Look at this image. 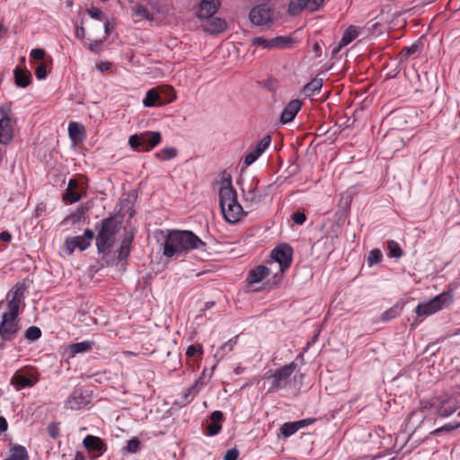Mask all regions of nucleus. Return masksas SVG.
<instances>
[{
    "instance_id": "f257e3e1",
    "label": "nucleus",
    "mask_w": 460,
    "mask_h": 460,
    "mask_svg": "<svg viewBox=\"0 0 460 460\" xmlns=\"http://www.w3.org/2000/svg\"><path fill=\"white\" fill-rule=\"evenodd\" d=\"M205 245L206 243L191 231L170 230L164 236L163 254L167 258H172Z\"/></svg>"
},
{
    "instance_id": "f03ea898",
    "label": "nucleus",
    "mask_w": 460,
    "mask_h": 460,
    "mask_svg": "<svg viewBox=\"0 0 460 460\" xmlns=\"http://www.w3.org/2000/svg\"><path fill=\"white\" fill-rule=\"evenodd\" d=\"M219 206L224 218L231 224L240 221L244 214L243 208L237 199V192L232 186V180L224 178L219 189Z\"/></svg>"
},
{
    "instance_id": "7ed1b4c3",
    "label": "nucleus",
    "mask_w": 460,
    "mask_h": 460,
    "mask_svg": "<svg viewBox=\"0 0 460 460\" xmlns=\"http://www.w3.org/2000/svg\"><path fill=\"white\" fill-rule=\"evenodd\" d=\"M119 230V222L116 216H111L102 221L96 236V246L100 253L108 254L115 242V235Z\"/></svg>"
},
{
    "instance_id": "20e7f679",
    "label": "nucleus",
    "mask_w": 460,
    "mask_h": 460,
    "mask_svg": "<svg viewBox=\"0 0 460 460\" xmlns=\"http://www.w3.org/2000/svg\"><path fill=\"white\" fill-rule=\"evenodd\" d=\"M452 294L450 291L442 292L436 296L431 300L419 304L415 308L417 318L411 323V327L418 324L421 320L419 317H425L433 314L441 310L447 304L452 300Z\"/></svg>"
},
{
    "instance_id": "39448f33",
    "label": "nucleus",
    "mask_w": 460,
    "mask_h": 460,
    "mask_svg": "<svg viewBox=\"0 0 460 460\" xmlns=\"http://www.w3.org/2000/svg\"><path fill=\"white\" fill-rule=\"evenodd\" d=\"M162 141V135L158 131H146L134 134L128 138L129 146L137 152H149Z\"/></svg>"
},
{
    "instance_id": "423d86ee",
    "label": "nucleus",
    "mask_w": 460,
    "mask_h": 460,
    "mask_svg": "<svg viewBox=\"0 0 460 460\" xmlns=\"http://www.w3.org/2000/svg\"><path fill=\"white\" fill-rule=\"evenodd\" d=\"M297 365L291 362L288 365L276 369L275 371L269 370L266 372L264 378L271 379V385L269 392H275L279 389L285 388L288 385V379L296 369Z\"/></svg>"
},
{
    "instance_id": "0eeeda50",
    "label": "nucleus",
    "mask_w": 460,
    "mask_h": 460,
    "mask_svg": "<svg viewBox=\"0 0 460 460\" xmlns=\"http://www.w3.org/2000/svg\"><path fill=\"white\" fill-rule=\"evenodd\" d=\"M28 287L24 282H17L6 296L8 300L7 311L4 314H9L11 317H18L21 305L23 302L25 292Z\"/></svg>"
},
{
    "instance_id": "6e6552de",
    "label": "nucleus",
    "mask_w": 460,
    "mask_h": 460,
    "mask_svg": "<svg viewBox=\"0 0 460 460\" xmlns=\"http://www.w3.org/2000/svg\"><path fill=\"white\" fill-rule=\"evenodd\" d=\"M39 372L34 367L27 366L16 371L11 379V384L16 390L32 387L39 381Z\"/></svg>"
},
{
    "instance_id": "1a4fd4ad",
    "label": "nucleus",
    "mask_w": 460,
    "mask_h": 460,
    "mask_svg": "<svg viewBox=\"0 0 460 460\" xmlns=\"http://www.w3.org/2000/svg\"><path fill=\"white\" fill-rule=\"evenodd\" d=\"M259 179L254 177L247 189H242L243 201L249 208L258 206L268 195V190L272 187V184H269L263 190H259Z\"/></svg>"
},
{
    "instance_id": "9d476101",
    "label": "nucleus",
    "mask_w": 460,
    "mask_h": 460,
    "mask_svg": "<svg viewBox=\"0 0 460 460\" xmlns=\"http://www.w3.org/2000/svg\"><path fill=\"white\" fill-rule=\"evenodd\" d=\"M20 331L19 318L3 314L0 322V338L3 341H13Z\"/></svg>"
},
{
    "instance_id": "9b49d317",
    "label": "nucleus",
    "mask_w": 460,
    "mask_h": 460,
    "mask_svg": "<svg viewBox=\"0 0 460 460\" xmlns=\"http://www.w3.org/2000/svg\"><path fill=\"white\" fill-rule=\"evenodd\" d=\"M293 250L289 244L281 243L271 252V258L279 263V272L282 275L291 265Z\"/></svg>"
},
{
    "instance_id": "f8f14e48",
    "label": "nucleus",
    "mask_w": 460,
    "mask_h": 460,
    "mask_svg": "<svg viewBox=\"0 0 460 460\" xmlns=\"http://www.w3.org/2000/svg\"><path fill=\"white\" fill-rule=\"evenodd\" d=\"M458 409V401L456 398L443 394L437 396V404L435 405L436 415L441 418H447L455 413Z\"/></svg>"
},
{
    "instance_id": "ddd939ff",
    "label": "nucleus",
    "mask_w": 460,
    "mask_h": 460,
    "mask_svg": "<svg viewBox=\"0 0 460 460\" xmlns=\"http://www.w3.org/2000/svg\"><path fill=\"white\" fill-rule=\"evenodd\" d=\"M94 237V232L92 229H85L83 235L68 237L65 241L66 250L68 254H72L75 248L84 251L91 244Z\"/></svg>"
},
{
    "instance_id": "4468645a",
    "label": "nucleus",
    "mask_w": 460,
    "mask_h": 460,
    "mask_svg": "<svg viewBox=\"0 0 460 460\" xmlns=\"http://www.w3.org/2000/svg\"><path fill=\"white\" fill-rule=\"evenodd\" d=\"M249 17L252 23L262 26L272 22V10L267 4H259L250 11Z\"/></svg>"
},
{
    "instance_id": "2eb2a0df",
    "label": "nucleus",
    "mask_w": 460,
    "mask_h": 460,
    "mask_svg": "<svg viewBox=\"0 0 460 460\" xmlns=\"http://www.w3.org/2000/svg\"><path fill=\"white\" fill-rule=\"evenodd\" d=\"M323 4V0H291L288 5V13L296 15L305 8L315 11Z\"/></svg>"
},
{
    "instance_id": "dca6fc26",
    "label": "nucleus",
    "mask_w": 460,
    "mask_h": 460,
    "mask_svg": "<svg viewBox=\"0 0 460 460\" xmlns=\"http://www.w3.org/2000/svg\"><path fill=\"white\" fill-rule=\"evenodd\" d=\"M323 4V0H291L288 5V13L296 15L305 8L315 11Z\"/></svg>"
},
{
    "instance_id": "f3484780",
    "label": "nucleus",
    "mask_w": 460,
    "mask_h": 460,
    "mask_svg": "<svg viewBox=\"0 0 460 460\" xmlns=\"http://www.w3.org/2000/svg\"><path fill=\"white\" fill-rule=\"evenodd\" d=\"M3 118L0 119V143L9 144L13 137V123L11 118L4 112V107L0 108Z\"/></svg>"
},
{
    "instance_id": "a211bd4d",
    "label": "nucleus",
    "mask_w": 460,
    "mask_h": 460,
    "mask_svg": "<svg viewBox=\"0 0 460 460\" xmlns=\"http://www.w3.org/2000/svg\"><path fill=\"white\" fill-rule=\"evenodd\" d=\"M84 447L91 453L96 452L97 455L93 459L97 458L107 451V445L103 439L99 437L87 435L83 440Z\"/></svg>"
},
{
    "instance_id": "6ab92c4d",
    "label": "nucleus",
    "mask_w": 460,
    "mask_h": 460,
    "mask_svg": "<svg viewBox=\"0 0 460 460\" xmlns=\"http://www.w3.org/2000/svg\"><path fill=\"white\" fill-rule=\"evenodd\" d=\"M302 102L298 99L291 100L284 108L279 121L285 125L291 122L302 108Z\"/></svg>"
},
{
    "instance_id": "aec40b11",
    "label": "nucleus",
    "mask_w": 460,
    "mask_h": 460,
    "mask_svg": "<svg viewBox=\"0 0 460 460\" xmlns=\"http://www.w3.org/2000/svg\"><path fill=\"white\" fill-rule=\"evenodd\" d=\"M220 4L219 0H202L196 13L197 17L200 20L212 17L217 12Z\"/></svg>"
},
{
    "instance_id": "412c9836",
    "label": "nucleus",
    "mask_w": 460,
    "mask_h": 460,
    "mask_svg": "<svg viewBox=\"0 0 460 460\" xmlns=\"http://www.w3.org/2000/svg\"><path fill=\"white\" fill-rule=\"evenodd\" d=\"M207 22L202 25L203 31L210 35L219 34L227 29L226 20L219 17H210L206 19Z\"/></svg>"
},
{
    "instance_id": "4be33fe9",
    "label": "nucleus",
    "mask_w": 460,
    "mask_h": 460,
    "mask_svg": "<svg viewBox=\"0 0 460 460\" xmlns=\"http://www.w3.org/2000/svg\"><path fill=\"white\" fill-rule=\"evenodd\" d=\"M14 83L18 87L25 88L31 84V73L26 69L17 66L13 71Z\"/></svg>"
},
{
    "instance_id": "5701e85b",
    "label": "nucleus",
    "mask_w": 460,
    "mask_h": 460,
    "mask_svg": "<svg viewBox=\"0 0 460 460\" xmlns=\"http://www.w3.org/2000/svg\"><path fill=\"white\" fill-rule=\"evenodd\" d=\"M167 102L163 100L158 88H152L147 91L143 100L145 107H155L164 105Z\"/></svg>"
},
{
    "instance_id": "b1692460",
    "label": "nucleus",
    "mask_w": 460,
    "mask_h": 460,
    "mask_svg": "<svg viewBox=\"0 0 460 460\" xmlns=\"http://www.w3.org/2000/svg\"><path fill=\"white\" fill-rule=\"evenodd\" d=\"M68 135L73 143H81L85 137V128L78 122H70L68 125Z\"/></svg>"
},
{
    "instance_id": "393cba45",
    "label": "nucleus",
    "mask_w": 460,
    "mask_h": 460,
    "mask_svg": "<svg viewBox=\"0 0 460 460\" xmlns=\"http://www.w3.org/2000/svg\"><path fill=\"white\" fill-rule=\"evenodd\" d=\"M79 184L75 179H71L68 182L67 189L62 194V199L69 203H75L81 199V195L77 191Z\"/></svg>"
},
{
    "instance_id": "a878e982",
    "label": "nucleus",
    "mask_w": 460,
    "mask_h": 460,
    "mask_svg": "<svg viewBox=\"0 0 460 460\" xmlns=\"http://www.w3.org/2000/svg\"><path fill=\"white\" fill-rule=\"evenodd\" d=\"M389 118L393 124L401 129H406L409 127L408 119L410 116L402 110H396L390 113Z\"/></svg>"
},
{
    "instance_id": "bb28decb",
    "label": "nucleus",
    "mask_w": 460,
    "mask_h": 460,
    "mask_svg": "<svg viewBox=\"0 0 460 460\" xmlns=\"http://www.w3.org/2000/svg\"><path fill=\"white\" fill-rule=\"evenodd\" d=\"M270 273L268 267L259 265L249 271L247 280L250 284L259 283L263 280Z\"/></svg>"
},
{
    "instance_id": "cd10ccee",
    "label": "nucleus",
    "mask_w": 460,
    "mask_h": 460,
    "mask_svg": "<svg viewBox=\"0 0 460 460\" xmlns=\"http://www.w3.org/2000/svg\"><path fill=\"white\" fill-rule=\"evenodd\" d=\"M358 35V31L355 26H349L344 31L342 38L339 43L337 49L333 50V53H337L342 47L349 45L353 40Z\"/></svg>"
},
{
    "instance_id": "c85d7f7f",
    "label": "nucleus",
    "mask_w": 460,
    "mask_h": 460,
    "mask_svg": "<svg viewBox=\"0 0 460 460\" xmlns=\"http://www.w3.org/2000/svg\"><path fill=\"white\" fill-rule=\"evenodd\" d=\"M403 306H404V303L403 302H402V301L397 302L392 307H390L389 309L385 311L381 314L380 319L383 322H387V321H390L392 319H394L395 317H397L401 314V312L403 309Z\"/></svg>"
},
{
    "instance_id": "c756f323",
    "label": "nucleus",
    "mask_w": 460,
    "mask_h": 460,
    "mask_svg": "<svg viewBox=\"0 0 460 460\" xmlns=\"http://www.w3.org/2000/svg\"><path fill=\"white\" fill-rule=\"evenodd\" d=\"M421 43L419 41L414 42L411 46H407L402 49L399 54L400 61H406L411 57L415 56L420 49Z\"/></svg>"
},
{
    "instance_id": "7c9ffc66",
    "label": "nucleus",
    "mask_w": 460,
    "mask_h": 460,
    "mask_svg": "<svg viewBox=\"0 0 460 460\" xmlns=\"http://www.w3.org/2000/svg\"><path fill=\"white\" fill-rule=\"evenodd\" d=\"M10 452V456L4 460H29L28 452L23 446L14 445Z\"/></svg>"
},
{
    "instance_id": "2f4dec72",
    "label": "nucleus",
    "mask_w": 460,
    "mask_h": 460,
    "mask_svg": "<svg viewBox=\"0 0 460 460\" xmlns=\"http://www.w3.org/2000/svg\"><path fill=\"white\" fill-rule=\"evenodd\" d=\"M323 87V79L321 78H314L309 83H307L304 88L303 92L305 96H313L320 92Z\"/></svg>"
},
{
    "instance_id": "473e14b6",
    "label": "nucleus",
    "mask_w": 460,
    "mask_h": 460,
    "mask_svg": "<svg viewBox=\"0 0 460 460\" xmlns=\"http://www.w3.org/2000/svg\"><path fill=\"white\" fill-rule=\"evenodd\" d=\"M293 40L288 36H278L270 40V49H285L293 45Z\"/></svg>"
},
{
    "instance_id": "72a5a7b5",
    "label": "nucleus",
    "mask_w": 460,
    "mask_h": 460,
    "mask_svg": "<svg viewBox=\"0 0 460 460\" xmlns=\"http://www.w3.org/2000/svg\"><path fill=\"white\" fill-rule=\"evenodd\" d=\"M133 240V235L126 236L120 244V247L118 251V259L119 261L126 260L129 256L130 252V245Z\"/></svg>"
},
{
    "instance_id": "f704fd0d",
    "label": "nucleus",
    "mask_w": 460,
    "mask_h": 460,
    "mask_svg": "<svg viewBox=\"0 0 460 460\" xmlns=\"http://www.w3.org/2000/svg\"><path fill=\"white\" fill-rule=\"evenodd\" d=\"M93 346V341H84L70 345L69 349L71 354L75 355L90 350Z\"/></svg>"
},
{
    "instance_id": "c9c22d12",
    "label": "nucleus",
    "mask_w": 460,
    "mask_h": 460,
    "mask_svg": "<svg viewBox=\"0 0 460 460\" xmlns=\"http://www.w3.org/2000/svg\"><path fill=\"white\" fill-rule=\"evenodd\" d=\"M198 384H199V380H197L191 386H190L188 389H186L182 393L181 401V404L186 405L193 400L195 394H198V392H199V389L197 388Z\"/></svg>"
},
{
    "instance_id": "e433bc0d",
    "label": "nucleus",
    "mask_w": 460,
    "mask_h": 460,
    "mask_svg": "<svg viewBox=\"0 0 460 460\" xmlns=\"http://www.w3.org/2000/svg\"><path fill=\"white\" fill-rule=\"evenodd\" d=\"M133 13L137 17L150 22H153L155 19L154 15L148 11L147 7L140 4H137L133 7Z\"/></svg>"
},
{
    "instance_id": "4c0bfd02",
    "label": "nucleus",
    "mask_w": 460,
    "mask_h": 460,
    "mask_svg": "<svg viewBox=\"0 0 460 460\" xmlns=\"http://www.w3.org/2000/svg\"><path fill=\"white\" fill-rule=\"evenodd\" d=\"M178 151L174 147H164L160 152L155 154L159 160H171L176 157Z\"/></svg>"
},
{
    "instance_id": "58836bf2",
    "label": "nucleus",
    "mask_w": 460,
    "mask_h": 460,
    "mask_svg": "<svg viewBox=\"0 0 460 460\" xmlns=\"http://www.w3.org/2000/svg\"><path fill=\"white\" fill-rule=\"evenodd\" d=\"M298 429H300V428L296 421L286 422L281 426L280 432L284 438H288L295 434Z\"/></svg>"
},
{
    "instance_id": "ea45409f",
    "label": "nucleus",
    "mask_w": 460,
    "mask_h": 460,
    "mask_svg": "<svg viewBox=\"0 0 460 460\" xmlns=\"http://www.w3.org/2000/svg\"><path fill=\"white\" fill-rule=\"evenodd\" d=\"M387 249H388V255L393 258L399 259L403 255V251L394 240H390L387 242Z\"/></svg>"
},
{
    "instance_id": "a19ab883",
    "label": "nucleus",
    "mask_w": 460,
    "mask_h": 460,
    "mask_svg": "<svg viewBox=\"0 0 460 460\" xmlns=\"http://www.w3.org/2000/svg\"><path fill=\"white\" fill-rule=\"evenodd\" d=\"M82 394H78L77 392H74V394L69 396L66 401V405L68 408L72 410H79L82 408Z\"/></svg>"
},
{
    "instance_id": "79ce46f5",
    "label": "nucleus",
    "mask_w": 460,
    "mask_h": 460,
    "mask_svg": "<svg viewBox=\"0 0 460 460\" xmlns=\"http://www.w3.org/2000/svg\"><path fill=\"white\" fill-rule=\"evenodd\" d=\"M460 428V420L459 421H452L450 423H447L444 426L438 428L430 432V435L438 436L442 432H451Z\"/></svg>"
},
{
    "instance_id": "37998d69",
    "label": "nucleus",
    "mask_w": 460,
    "mask_h": 460,
    "mask_svg": "<svg viewBox=\"0 0 460 460\" xmlns=\"http://www.w3.org/2000/svg\"><path fill=\"white\" fill-rule=\"evenodd\" d=\"M261 155V154L257 149H255L253 146H251L248 148V151H247L246 155L244 156L243 162H244L245 165L249 166L252 164H253Z\"/></svg>"
},
{
    "instance_id": "c03bdc74",
    "label": "nucleus",
    "mask_w": 460,
    "mask_h": 460,
    "mask_svg": "<svg viewBox=\"0 0 460 460\" xmlns=\"http://www.w3.org/2000/svg\"><path fill=\"white\" fill-rule=\"evenodd\" d=\"M41 337V331L37 326L29 327L24 332V338L31 341H35Z\"/></svg>"
},
{
    "instance_id": "a18cd8bd",
    "label": "nucleus",
    "mask_w": 460,
    "mask_h": 460,
    "mask_svg": "<svg viewBox=\"0 0 460 460\" xmlns=\"http://www.w3.org/2000/svg\"><path fill=\"white\" fill-rule=\"evenodd\" d=\"M383 254L379 249H373L367 256L368 266H373L382 261Z\"/></svg>"
},
{
    "instance_id": "49530a36",
    "label": "nucleus",
    "mask_w": 460,
    "mask_h": 460,
    "mask_svg": "<svg viewBox=\"0 0 460 460\" xmlns=\"http://www.w3.org/2000/svg\"><path fill=\"white\" fill-rule=\"evenodd\" d=\"M140 449V441L137 438L129 439L124 450L129 454H135Z\"/></svg>"
},
{
    "instance_id": "de8ad7c7",
    "label": "nucleus",
    "mask_w": 460,
    "mask_h": 460,
    "mask_svg": "<svg viewBox=\"0 0 460 460\" xmlns=\"http://www.w3.org/2000/svg\"><path fill=\"white\" fill-rule=\"evenodd\" d=\"M203 347L200 344H191L187 348L186 356L188 358L195 357L199 355V357L203 354Z\"/></svg>"
},
{
    "instance_id": "09e8293b",
    "label": "nucleus",
    "mask_w": 460,
    "mask_h": 460,
    "mask_svg": "<svg viewBox=\"0 0 460 460\" xmlns=\"http://www.w3.org/2000/svg\"><path fill=\"white\" fill-rule=\"evenodd\" d=\"M48 63L46 60L40 62L35 69V75L39 80L45 79L48 75Z\"/></svg>"
},
{
    "instance_id": "8fccbe9b",
    "label": "nucleus",
    "mask_w": 460,
    "mask_h": 460,
    "mask_svg": "<svg viewBox=\"0 0 460 460\" xmlns=\"http://www.w3.org/2000/svg\"><path fill=\"white\" fill-rule=\"evenodd\" d=\"M271 143V137L270 135H266L263 137V138L258 142L254 146L255 149H257L261 155L264 153V151L270 146Z\"/></svg>"
},
{
    "instance_id": "3c124183",
    "label": "nucleus",
    "mask_w": 460,
    "mask_h": 460,
    "mask_svg": "<svg viewBox=\"0 0 460 460\" xmlns=\"http://www.w3.org/2000/svg\"><path fill=\"white\" fill-rule=\"evenodd\" d=\"M59 424L57 423V422H51L49 426H48V434L49 436L53 438V439H57L59 436Z\"/></svg>"
},
{
    "instance_id": "603ef678",
    "label": "nucleus",
    "mask_w": 460,
    "mask_h": 460,
    "mask_svg": "<svg viewBox=\"0 0 460 460\" xmlns=\"http://www.w3.org/2000/svg\"><path fill=\"white\" fill-rule=\"evenodd\" d=\"M88 14L95 20L102 21L105 18L103 12L97 7H91L87 9Z\"/></svg>"
},
{
    "instance_id": "864d4df0",
    "label": "nucleus",
    "mask_w": 460,
    "mask_h": 460,
    "mask_svg": "<svg viewBox=\"0 0 460 460\" xmlns=\"http://www.w3.org/2000/svg\"><path fill=\"white\" fill-rule=\"evenodd\" d=\"M436 404H437V397H433V398H431L430 400H428V401L420 402V411L421 412H424V411H426L427 410H429V409H434L435 410V405Z\"/></svg>"
},
{
    "instance_id": "5fc2aeb1",
    "label": "nucleus",
    "mask_w": 460,
    "mask_h": 460,
    "mask_svg": "<svg viewBox=\"0 0 460 460\" xmlns=\"http://www.w3.org/2000/svg\"><path fill=\"white\" fill-rule=\"evenodd\" d=\"M221 429H222V426H221V424H219L217 422L211 421L207 426V432L209 436H215V435L218 434Z\"/></svg>"
},
{
    "instance_id": "6e6d98bb",
    "label": "nucleus",
    "mask_w": 460,
    "mask_h": 460,
    "mask_svg": "<svg viewBox=\"0 0 460 460\" xmlns=\"http://www.w3.org/2000/svg\"><path fill=\"white\" fill-rule=\"evenodd\" d=\"M33 60H45L46 51L43 49H33L30 54Z\"/></svg>"
},
{
    "instance_id": "4d7b16f0",
    "label": "nucleus",
    "mask_w": 460,
    "mask_h": 460,
    "mask_svg": "<svg viewBox=\"0 0 460 460\" xmlns=\"http://www.w3.org/2000/svg\"><path fill=\"white\" fill-rule=\"evenodd\" d=\"M270 40H266L262 37H255L252 40V44L256 46H262L265 49H270Z\"/></svg>"
},
{
    "instance_id": "13d9d810",
    "label": "nucleus",
    "mask_w": 460,
    "mask_h": 460,
    "mask_svg": "<svg viewBox=\"0 0 460 460\" xmlns=\"http://www.w3.org/2000/svg\"><path fill=\"white\" fill-rule=\"evenodd\" d=\"M292 219L296 225H303L306 220V216L304 212L296 211L292 215Z\"/></svg>"
},
{
    "instance_id": "bf43d9fd",
    "label": "nucleus",
    "mask_w": 460,
    "mask_h": 460,
    "mask_svg": "<svg viewBox=\"0 0 460 460\" xmlns=\"http://www.w3.org/2000/svg\"><path fill=\"white\" fill-rule=\"evenodd\" d=\"M239 451L236 448L228 449L224 456V460H237Z\"/></svg>"
},
{
    "instance_id": "052dcab7",
    "label": "nucleus",
    "mask_w": 460,
    "mask_h": 460,
    "mask_svg": "<svg viewBox=\"0 0 460 460\" xmlns=\"http://www.w3.org/2000/svg\"><path fill=\"white\" fill-rule=\"evenodd\" d=\"M89 49L93 53H99L102 49V40H94L89 44Z\"/></svg>"
},
{
    "instance_id": "680f3d73",
    "label": "nucleus",
    "mask_w": 460,
    "mask_h": 460,
    "mask_svg": "<svg viewBox=\"0 0 460 460\" xmlns=\"http://www.w3.org/2000/svg\"><path fill=\"white\" fill-rule=\"evenodd\" d=\"M236 343L235 341H233L232 339L229 340L228 341H226V343H224L221 347H220V350L223 351V353H227V352H230L233 350L234 349V344Z\"/></svg>"
},
{
    "instance_id": "e2e57ef3",
    "label": "nucleus",
    "mask_w": 460,
    "mask_h": 460,
    "mask_svg": "<svg viewBox=\"0 0 460 460\" xmlns=\"http://www.w3.org/2000/svg\"><path fill=\"white\" fill-rule=\"evenodd\" d=\"M210 420L212 422H219L224 420V414L220 411H215L211 413Z\"/></svg>"
},
{
    "instance_id": "0e129e2a",
    "label": "nucleus",
    "mask_w": 460,
    "mask_h": 460,
    "mask_svg": "<svg viewBox=\"0 0 460 460\" xmlns=\"http://www.w3.org/2000/svg\"><path fill=\"white\" fill-rule=\"evenodd\" d=\"M315 421V419L314 418H307V419H304V420H297V424L299 426L300 429L302 428H305L310 424H313L314 422Z\"/></svg>"
},
{
    "instance_id": "69168bd1",
    "label": "nucleus",
    "mask_w": 460,
    "mask_h": 460,
    "mask_svg": "<svg viewBox=\"0 0 460 460\" xmlns=\"http://www.w3.org/2000/svg\"><path fill=\"white\" fill-rule=\"evenodd\" d=\"M0 239L4 243H9L12 240V235L7 231H3L0 233Z\"/></svg>"
},
{
    "instance_id": "338daca9",
    "label": "nucleus",
    "mask_w": 460,
    "mask_h": 460,
    "mask_svg": "<svg viewBox=\"0 0 460 460\" xmlns=\"http://www.w3.org/2000/svg\"><path fill=\"white\" fill-rule=\"evenodd\" d=\"M7 428H8V423L6 421V420L0 416V432H4L7 430Z\"/></svg>"
},
{
    "instance_id": "774afa93",
    "label": "nucleus",
    "mask_w": 460,
    "mask_h": 460,
    "mask_svg": "<svg viewBox=\"0 0 460 460\" xmlns=\"http://www.w3.org/2000/svg\"><path fill=\"white\" fill-rule=\"evenodd\" d=\"M7 31L8 28L4 23H0V39L6 37Z\"/></svg>"
}]
</instances>
